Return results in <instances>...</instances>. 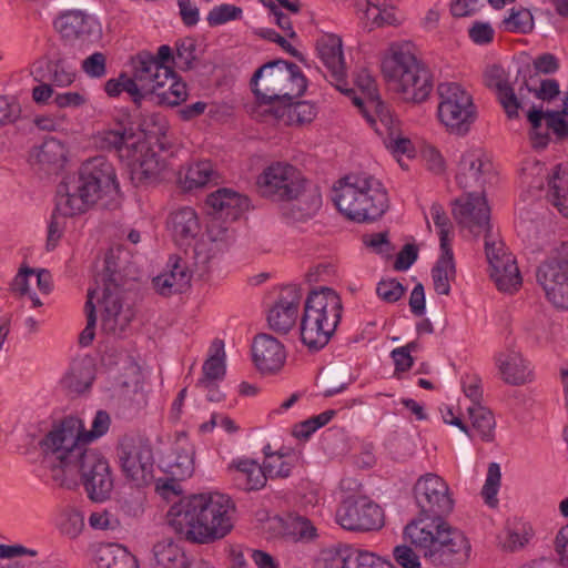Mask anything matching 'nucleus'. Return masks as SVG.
Listing matches in <instances>:
<instances>
[{
    "label": "nucleus",
    "mask_w": 568,
    "mask_h": 568,
    "mask_svg": "<svg viewBox=\"0 0 568 568\" xmlns=\"http://www.w3.org/2000/svg\"><path fill=\"white\" fill-rule=\"evenodd\" d=\"M395 561L403 568H420L419 556L406 545L396 546L393 550Z\"/></svg>",
    "instance_id": "774afa93"
},
{
    "label": "nucleus",
    "mask_w": 568,
    "mask_h": 568,
    "mask_svg": "<svg viewBox=\"0 0 568 568\" xmlns=\"http://www.w3.org/2000/svg\"><path fill=\"white\" fill-rule=\"evenodd\" d=\"M119 192L115 169L104 156L91 158L82 163L78 175L65 178L57 187V203L47 237V250L57 246L62 231L55 213L73 216L87 212L101 197Z\"/></svg>",
    "instance_id": "f03ea898"
},
{
    "label": "nucleus",
    "mask_w": 568,
    "mask_h": 568,
    "mask_svg": "<svg viewBox=\"0 0 568 568\" xmlns=\"http://www.w3.org/2000/svg\"><path fill=\"white\" fill-rule=\"evenodd\" d=\"M536 276L547 300L558 308L568 310V242H562L555 254L538 266Z\"/></svg>",
    "instance_id": "ddd939ff"
},
{
    "label": "nucleus",
    "mask_w": 568,
    "mask_h": 568,
    "mask_svg": "<svg viewBox=\"0 0 568 568\" xmlns=\"http://www.w3.org/2000/svg\"><path fill=\"white\" fill-rule=\"evenodd\" d=\"M337 414L335 409H327L295 425L293 435L298 439H308L318 428L327 425Z\"/></svg>",
    "instance_id": "8fccbe9b"
},
{
    "label": "nucleus",
    "mask_w": 568,
    "mask_h": 568,
    "mask_svg": "<svg viewBox=\"0 0 568 568\" xmlns=\"http://www.w3.org/2000/svg\"><path fill=\"white\" fill-rule=\"evenodd\" d=\"M212 173L213 170L210 162H197L187 169L183 180L180 176V182L185 190L191 191L204 186L210 181Z\"/></svg>",
    "instance_id": "09e8293b"
},
{
    "label": "nucleus",
    "mask_w": 568,
    "mask_h": 568,
    "mask_svg": "<svg viewBox=\"0 0 568 568\" xmlns=\"http://www.w3.org/2000/svg\"><path fill=\"white\" fill-rule=\"evenodd\" d=\"M369 110H374V119L376 120V125H371L374 128L375 132L378 134H383L384 131L387 133L395 129L393 115L388 109V106L381 100L378 94L371 97L368 99Z\"/></svg>",
    "instance_id": "3c124183"
},
{
    "label": "nucleus",
    "mask_w": 568,
    "mask_h": 568,
    "mask_svg": "<svg viewBox=\"0 0 568 568\" xmlns=\"http://www.w3.org/2000/svg\"><path fill=\"white\" fill-rule=\"evenodd\" d=\"M92 381L91 369L84 365L77 364L64 375L61 383L70 392L81 394L91 387Z\"/></svg>",
    "instance_id": "37998d69"
},
{
    "label": "nucleus",
    "mask_w": 568,
    "mask_h": 568,
    "mask_svg": "<svg viewBox=\"0 0 568 568\" xmlns=\"http://www.w3.org/2000/svg\"><path fill=\"white\" fill-rule=\"evenodd\" d=\"M168 271L153 278L156 292L162 296L183 293L190 287L192 273L186 263L179 256H171Z\"/></svg>",
    "instance_id": "5701e85b"
},
{
    "label": "nucleus",
    "mask_w": 568,
    "mask_h": 568,
    "mask_svg": "<svg viewBox=\"0 0 568 568\" xmlns=\"http://www.w3.org/2000/svg\"><path fill=\"white\" fill-rule=\"evenodd\" d=\"M320 383L324 388L323 395L332 397L344 392L353 383V378L345 366H335L322 373Z\"/></svg>",
    "instance_id": "58836bf2"
},
{
    "label": "nucleus",
    "mask_w": 568,
    "mask_h": 568,
    "mask_svg": "<svg viewBox=\"0 0 568 568\" xmlns=\"http://www.w3.org/2000/svg\"><path fill=\"white\" fill-rule=\"evenodd\" d=\"M505 30L521 34L530 33L534 30V16L530 10L520 7L510 9L508 18L503 21Z\"/></svg>",
    "instance_id": "de8ad7c7"
},
{
    "label": "nucleus",
    "mask_w": 568,
    "mask_h": 568,
    "mask_svg": "<svg viewBox=\"0 0 568 568\" xmlns=\"http://www.w3.org/2000/svg\"><path fill=\"white\" fill-rule=\"evenodd\" d=\"M294 459L295 455L293 453H284L281 449L276 456H273V459L271 458L268 462H264V469L270 478H286L291 475Z\"/></svg>",
    "instance_id": "864d4df0"
},
{
    "label": "nucleus",
    "mask_w": 568,
    "mask_h": 568,
    "mask_svg": "<svg viewBox=\"0 0 568 568\" xmlns=\"http://www.w3.org/2000/svg\"><path fill=\"white\" fill-rule=\"evenodd\" d=\"M55 30L65 39L97 38L100 26L94 17L82 10H67L61 12L53 22Z\"/></svg>",
    "instance_id": "412c9836"
},
{
    "label": "nucleus",
    "mask_w": 568,
    "mask_h": 568,
    "mask_svg": "<svg viewBox=\"0 0 568 568\" xmlns=\"http://www.w3.org/2000/svg\"><path fill=\"white\" fill-rule=\"evenodd\" d=\"M484 82L487 88L494 90L497 101L500 103L509 120L519 118L523 109V100L516 94L515 89L508 82L507 72L499 64L488 67L484 73Z\"/></svg>",
    "instance_id": "6ab92c4d"
},
{
    "label": "nucleus",
    "mask_w": 568,
    "mask_h": 568,
    "mask_svg": "<svg viewBox=\"0 0 568 568\" xmlns=\"http://www.w3.org/2000/svg\"><path fill=\"white\" fill-rule=\"evenodd\" d=\"M234 511L232 499L224 494H193L182 497L170 507L166 521L181 539L207 545L223 539L232 531Z\"/></svg>",
    "instance_id": "7ed1b4c3"
},
{
    "label": "nucleus",
    "mask_w": 568,
    "mask_h": 568,
    "mask_svg": "<svg viewBox=\"0 0 568 568\" xmlns=\"http://www.w3.org/2000/svg\"><path fill=\"white\" fill-rule=\"evenodd\" d=\"M493 258L496 265L489 267L490 277L497 288L503 292L517 290L521 285V276L515 260L510 257L499 262L496 257Z\"/></svg>",
    "instance_id": "e433bc0d"
},
{
    "label": "nucleus",
    "mask_w": 568,
    "mask_h": 568,
    "mask_svg": "<svg viewBox=\"0 0 568 568\" xmlns=\"http://www.w3.org/2000/svg\"><path fill=\"white\" fill-rule=\"evenodd\" d=\"M257 193L275 202H293L283 209V215L294 222L313 217L322 206L318 187L304 178L294 165L275 162L256 179Z\"/></svg>",
    "instance_id": "39448f33"
},
{
    "label": "nucleus",
    "mask_w": 568,
    "mask_h": 568,
    "mask_svg": "<svg viewBox=\"0 0 568 568\" xmlns=\"http://www.w3.org/2000/svg\"><path fill=\"white\" fill-rule=\"evenodd\" d=\"M520 75L523 77V83L518 89L519 94L526 89L534 93L537 99L547 102L555 100L560 94L559 82L556 79H542L539 87H536L529 63L518 69L517 78Z\"/></svg>",
    "instance_id": "72a5a7b5"
},
{
    "label": "nucleus",
    "mask_w": 568,
    "mask_h": 568,
    "mask_svg": "<svg viewBox=\"0 0 568 568\" xmlns=\"http://www.w3.org/2000/svg\"><path fill=\"white\" fill-rule=\"evenodd\" d=\"M382 73L404 101L422 103L433 91V74L408 47L393 44L382 61Z\"/></svg>",
    "instance_id": "0eeeda50"
},
{
    "label": "nucleus",
    "mask_w": 568,
    "mask_h": 568,
    "mask_svg": "<svg viewBox=\"0 0 568 568\" xmlns=\"http://www.w3.org/2000/svg\"><path fill=\"white\" fill-rule=\"evenodd\" d=\"M95 294V290L89 288L88 291V300L85 302V311H87V326L81 332L79 336V344L81 346H89L94 338V329L97 324V315H95V306L93 304V297Z\"/></svg>",
    "instance_id": "13d9d810"
},
{
    "label": "nucleus",
    "mask_w": 568,
    "mask_h": 568,
    "mask_svg": "<svg viewBox=\"0 0 568 568\" xmlns=\"http://www.w3.org/2000/svg\"><path fill=\"white\" fill-rule=\"evenodd\" d=\"M500 466L497 463H490L487 470L486 481L481 489V496L489 507H496L498 504L497 494L500 487Z\"/></svg>",
    "instance_id": "5fc2aeb1"
},
{
    "label": "nucleus",
    "mask_w": 568,
    "mask_h": 568,
    "mask_svg": "<svg viewBox=\"0 0 568 568\" xmlns=\"http://www.w3.org/2000/svg\"><path fill=\"white\" fill-rule=\"evenodd\" d=\"M196 40L191 37L180 39L175 42V64L181 71L194 69V62L197 60Z\"/></svg>",
    "instance_id": "49530a36"
},
{
    "label": "nucleus",
    "mask_w": 568,
    "mask_h": 568,
    "mask_svg": "<svg viewBox=\"0 0 568 568\" xmlns=\"http://www.w3.org/2000/svg\"><path fill=\"white\" fill-rule=\"evenodd\" d=\"M131 65L132 74L138 81L144 82L148 87H154V91L163 89L166 80L150 51L142 50L131 57Z\"/></svg>",
    "instance_id": "c756f323"
},
{
    "label": "nucleus",
    "mask_w": 568,
    "mask_h": 568,
    "mask_svg": "<svg viewBox=\"0 0 568 568\" xmlns=\"http://www.w3.org/2000/svg\"><path fill=\"white\" fill-rule=\"evenodd\" d=\"M123 92H126L135 106L140 108L143 101L154 100V87H148L142 81H138L135 75H129L126 72L120 73Z\"/></svg>",
    "instance_id": "a19ab883"
},
{
    "label": "nucleus",
    "mask_w": 568,
    "mask_h": 568,
    "mask_svg": "<svg viewBox=\"0 0 568 568\" xmlns=\"http://www.w3.org/2000/svg\"><path fill=\"white\" fill-rule=\"evenodd\" d=\"M437 92L440 98L437 110L440 122L450 133L467 134L477 119L471 95L455 82L439 83Z\"/></svg>",
    "instance_id": "9b49d317"
},
{
    "label": "nucleus",
    "mask_w": 568,
    "mask_h": 568,
    "mask_svg": "<svg viewBox=\"0 0 568 568\" xmlns=\"http://www.w3.org/2000/svg\"><path fill=\"white\" fill-rule=\"evenodd\" d=\"M250 84L257 102L268 109L300 98L307 89L300 67L283 59L268 61L255 70Z\"/></svg>",
    "instance_id": "6e6552de"
},
{
    "label": "nucleus",
    "mask_w": 568,
    "mask_h": 568,
    "mask_svg": "<svg viewBox=\"0 0 568 568\" xmlns=\"http://www.w3.org/2000/svg\"><path fill=\"white\" fill-rule=\"evenodd\" d=\"M471 425L475 430L478 432L479 436L485 442H491L495 437V417L490 409L483 406L481 404L470 405L467 408Z\"/></svg>",
    "instance_id": "ea45409f"
},
{
    "label": "nucleus",
    "mask_w": 568,
    "mask_h": 568,
    "mask_svg": "<svg viewBox=\"0 0 568 568\" xmlns=\"http://www.w3.org/2000/svg\"><path fill=\"white\" fill-rule=\"evenodd\" d=\"M133 154L128 163L130 179L135 186L155 184L161 179L165 162L148 142H133Z\"/></svg>",
    "instance_id": "dca6fc26"
},
{
    "label": "nucleus",
    "mask_w": 568,
    "mask_h": 568,
    "mask_svg": "<svg viewBox=\"0 0 568 568\" xmlns=\"http://www.w3.org/2000/svg\"><path fill=\"white\" fill-rule=\"evenodd\" d=\"M122 292L102 294V329L110 335L121 337L126 334L135 313L131 305L123 303Z\"/></svg>",
    "instance_id": "a211bd4d"
},
{
    "label": "nucleus",
    "mask_w": 568,
    "mask_h": 568,
    "mask_svg": "<svg viewBox=\"0 0 568 568\" xmlns=\"http://www.w3.org/2000/svg\"><path fill=\"white\" fill-rule=\"evenodd\" d=\"M30 162L39 164L40 169L48 173L55 172L65 162L64 145L55 138H48L41 145L33 148L30 154Z\"/></svg>",
    "instance_id": "c85d7f7f"
},
{
    "label": "nucleus",
    "mask_w": 568,
    "mask_h": 568,
    "mask_svg": "<svg viewBox=\"0 0 568 568\" xmlns=\"http://www.w3.org/2000/svg\"><path fill=\"white\" fill-rule=\"evenodd\" d=\"M316 49L324 65L328 81L342 93L351 94L347 87L342 39L336 34H324L316 42Z\"/></svg>",
    "instance_id": "f3484780"
},
{
    "label": "nucleus",
    "mask_w": 568,
    "mask_h": 568,
    "mask_svg": "<svg viewBox=\"0 0 568 568\" xmlns=\"http://www.w3.org/2000/svg\"><path fill=\"white\" fill-rule=\"evenodd\" d=\"M242 9L234 4H221L214 7L207 14L206 21L210 27L224 24L229 21L239 20L242 18Z\"/></svg>",
    "instance_id": "4d7b16f0"
},
{
    "label": "nucleus",
    "mask_w": 568,
    "mask_h": 568,
    "mask_svg": "<svg viewBox=\"0 0 568 568\" xmlns=\"http://www.w3.org/2000/svg\"><path fill=\"white\" fill-rule=\"evenodd\" d=\"M211 351L212 354L203 363L202 377L197 381V385H210L211 382H219L225 377L226 365L223 341L214 339Z\"/></svg>",
    "instance_id": "c9c22d12"
},
{
    "label": "nucleus",
    "mask_w": 568,
    "mask_h": 568,
    "mask_svg": "<svg viewBox=\"0 0 568 568\" xmlns=\"http://www.w3.org/2000/svg\"><path fill=\"white\" fill-rule=\"evenodd\" d=\"M495 361L506 384L518 386L529 379L531 372L519 352L510 349L498 353Z\"/></svg>",
    "instance_id": "bb28decb"
},
{
    "label": "nucleus",
    "mask_w": 568,
    "mask_h": 568,
    "mask_svg": "<svg viewBox=\"0 0 568 568\" xmlns=\"http://www.w3.org/2000/svg\"><path fill=\"white\" fill-rule=\"evenodd\" d=\"M343 304L331 287L312 290L304 305L301 320V341L311 352L326 346L341 322Z\"/></svg>",
    "instance_id": "1a4fd4ad"
},
{
    "label": "nucleus",
    "mask_w": 568,
    "mask_h": 568,
    "mask_svg": "<svg viewBox=\"0 0 568 568\" xmlns=\"http://www.w3.org/2000/svg\"><path fill=\"white\" fill-rule=\"evenodd\" d=\"M49 81L57 87H68L75 80V71L71 63L63 57L52 59Z\"/></svg>",
    "instance_id": "603ef678"
},
{
    "label": "nucleus",
    "mask_w": 568,
    "mask_h": 568,
    "mask_svg": "<svg viewBox=\"0 0 568 568\" xmlns=\"http://www.w3.org/2000/svg\"><path fill=\"white\" fill-rule=\"evenodd\" d=\"M406 287L395 278L382 280L376 287L377 295L387 303H395L402 298Z\"/></svg>",
    "instance_id": "bf43d9fd"
},
{
    "label": "nucleus",
    "mask_w": 568,
    "mask_h": 568,
    "mask_svg": "<svg viewBox=\"0 0 568 568\" xmlns=\"http://www.w3.org/2000/svg\"><path fill=\"white\" fill-rule=\"evenodd\" d=\"M124 551V549L116 547L114 545H106L100 547L95 552V564L97 568H113L118 562L119 552Z\"/></svg>",
    "instance_id": "338daca9"
},
{
    "label": "nucleus",
    "mask_w": 568,
    "mask_h": 568,
    "mask_svg": "<svg viewBox=\"0 0 568 568\" xmlns=\"http://www.w3.org/2000/svg\"><path fill=\"white\" fill-rule=\"evenodd\" d=\"M256 33L265 40L277 43L285 52L296 58L300 62H306V59L303 55V53L296 50L284 37H282L274 29H260Z\"/></svg>",
    "instance_id": "69168bd1"
},
{
    "label": "nucleus",
    "mask_w": 568,
    "mask_h": 568,
    "mask_svg": "<svg viewBox=\"0 0 568 568\" xmlns=\"http://www.w3.org/2000/svg\"><path fill=\"white\" fill-rule=\"evenodd\" d=\"M60 531L69 538H77L84 527V517L79 509L65 508L59 523Z\"/></svg>",
    "instance_id": "6e6d98bb"
},
{
    "label": "nucleus",
    "mask_w": 568,
    "mask_h": 568,
    "mask_svg": "<svg viewBox=\"0 0 568 568\" xmlns=\"http://www.w3.org/2000/svg\"><path fill=\"white\" fill-rule=\"evenodd\" d=\"M125 135L126 133L121 132L119 129L106 130L101 134L100 145L102 149L118 152L120 158H126V154H123L125 152Z\"/></svg>",
    "instance_id": "680f3d73"
},
{
    "label": "nucleus",
    "mask_w": 568,
    "mask_h": 568,
    "mask_svg": "<svg viewBox=\"0 0 568 568\" xmlns=\"http://www.w3.org/2000/svg\"><path fill=\"white\" fill-rule=\"evenodd\" d=\"M69 419H75L80 423V427H78V437L77 445L81 447H88L87 445L94 439L103 436L110 427L111 418L110 415L105 410H98L91 425V429L87 432L84 429L83 422L75 416H67L59 424L54 425L51 430H60L62 429L64 423Z\"/></svg>",
    "instance_id": "f704fd0d"
},
{
    "label": "nucleus",
    "mask_w": 568,
    "mask_h": 568,
    "mask_svg": "<svg viewBox=\"0 0 568 568\" xmlns=\"http://www.w3.org/2000/svg\"><path fill=\"white\" fill-rule=\"evenodd\" d=\"M455 277V261L437 260L432 268V278L435 292L440 295H449L450 281H454Z\"/></svg>",
    "instance_id": "79ce46f5"
},
{
    "label": "nucleus",
    "mask_w": 568,
    "mask_h": 568,
    "mask_svg": "<svg viewBox=\"0 0 568 568\" xmlns=\"http://www.w3.org/2000/svg\"><path fill=\"white\" fill-rule=\"evenodd\" d=\"M252 357L262 374H274L283 367L286 353L277 338L266 333H260L252 342Z\"/></svg>",
    "instance_id": "aec40b11"
},
{
    "label": "nucleus",
    "mask_w": 568,
    "mask_h": 568,
    "mask_svg": "<svg viewBox=\"0 0 568 568\" xmlns=\"http://www.w3.org/2000/svg\"><path fill=\"white\" fill-rule=\"evenodd\" d=\"M324 568H396L390 561L355 548L338 551L325 560Z\"/></svg>",
    "instance_id": "a878e982"
},
{
    "label": "nucleus",
    "mask_w": 568,
    "mask_h": 568,
    "mask_svg": "<svg viewBox=\"0 0 568 568\" xmlns=\"http://www.w3.org/2000/svg\"><path fill=\"white\" fill-rule=\"evenodd\" d=\"M123 250L120 246L110 247L103 260V268L95 275V284L102 285L103 293L122 292L126 278L123 274Z\"/></svg>",
    "instance_id": "b1692460"
},
{
    "label": "nucleus",
    "mask_w": 568,
    "mask_h": 568,
    "mask_svg": "<svg viewBox=\"0 0 568 568\" xmlns=\"http://www.w3.org/2000/svg\"><path fill=\"white\" fill-rule=\"evenodd\" d=\"M490 169L491 163L484 160L481 151H467L460 156L455 179L460 189L481 187L485 183V175Z\"/></svg>",
    "instance_id": "4be33fe9"
},
{
    "label": "nucleus",
    "mask_w": 568,
    "mask_h": 568,
    "mask_svg": "<svg viewBox=\"0 0 568 568\" xmlns=\"http://www.w3.org/2000/svg\"><path fill=\"white\" fill-rule=\"evenodd\" d=\"M332 201L348 220L371 223L389 209V199L382 182L367 173L348 174L333 187Z\"/></svg>",
    "instance_id": "423d86ee"
},
{
    "label": "nucleus",
    "mask_w": 568,
    "mask_h": 568,
    "mask_svg": "<svg viewBox=\"0 0 568 568\" xmlns=\"http://www.w3.org/2000/svg\"><path fill=\"white\" fill-rule=\"evenodd\" d=\"M548 201L559 213L568 217V166L557 164L548 181Z\"/></svg>",
    "instance_id": "473e14b6"
},
{
    "label": "nucleus",
    "mask_w": 568,
    "mask_h": 568,
    "mask_svg": "<svg viewBox=\"0 0 568 568\" xmlns=\"http://www.w3.org/2000/svg\"><path fill=\"white\" fill-rule=\"evenodd\" d=\"M297 314L294 307L275 304L268 312L267 322L273 331L286 334L294 326Z\"/></svg>",
    "instance_id": "c03bdc74"
},
{
    "label": "nucleus",
    "mask_w": 568,
    "mask_h": 568,
    "mask_svg": "<svg viewBox=\"0 0 568 568\" xmlns=\"http://www.w3.org/2000/svg\"><path fill=\"white\" fill-rule=\"evenodd\" d=\"M80 423L69 419L62 429L50 430L39 443L45 455H53L64 471H77L90 499L103 501L113 489L108 460L95 449L77 445Z\"/></svg>",
    "instance_id": "20e7f679"
},
{
    "label": "nucleus",
    "mask_w": 568,
    "mask_h": 568,
    "mask_svg": "<svg viewBox=\"0 0 568 568\" xmlns=\"http://www.w3.org/2000/svg\"><path fill=\"white\" fill-rule=\"evenodd\" d=\"M336 521L351 531L378 530L384 526V511L366 496H348L336 510Z\"/></svg>",
    "instance_id": "4468645a"
},
{
    "label": "nucleus",
    "mask_w": 568,
    "mask_h": 568,
    "mask_svg": "<svg viewBox=\"0 0 568 568\" xmlns=\"http://www.w3.org/2000/svg\"><path fill=\"white\" fill-rule=\"evenodd\" d=\"M278 120H285L287 124L310 123L316 116L315 104L308 101H285L281 105L267 110Z\"/></svg>",
    "instance_id": "2f4dec72"
},
{
    "label": "nucleus",
    "mask_w": 568,
    "mask_h": 568,
    "mask_svg": "<svg viewBox=\"0 0 568 568\" xmlns=\"http://www.w3.org/2000/svg\"><path fill=\"white\" fill-rule=\"evenodd\" d=\"M82 70L90 78L100 79L106 74V57L94 52L82 61Z\"/></svg>",
    "instance_id": "e2e57ef3"
},
{
    "label": "nucleus",
    "mask_w": 568,
    "mask_h": 568,
    "mask_svg": "<svg viewBox=\"0 0 568 568\" xmlns=\"http://www.w3.org/2000/svg\"><path fill=\"white\" fill-rule=\"evenodd\" d=\"M530 68L534 79L537 78L540 73L554 74L559 70V60L552 53H542L534 59Z\"/></svg>",
    "instance_id": "0e129e2a"
},
{
    "label": "nucleus",
    "mask_w": 568,
    "mask_h": 568,
    "mask_svg": "<svg viewBox=\"0 0 568 568\" xmlns=\"http://www.w3.org/2000/svg\"><path fill=\"white\" fill-rule=\"evenodd\" d=\"M155 568H189L185 554L171 540H162L153 546Z\"/></svg>",
    "instance_id": "4c0bfd02"
},
{
    "label": "nucleus",
    "mask_w": 568,
    "mask_h": 568,
    "mask_svg": "<svg viewBox=\"0 0 568 568\" xmlns=\"http://www.w3.org/2000/svg\"><path fill=\"white\" fill-rule=\"evenodd\" d=\"M453 216L475 236L491 229L490 207L484 194L466 192L453 202Z\"/></svg>",
    "instance_id": "2eb2a0df"
},
{
    "label": "nucleus",
    "mask_w": 568,
    "mask_h": 568,
    "mask_svg": "<svg viewBox=\"0 0 568 568\" xmlns=\"http://www.w3.org/2000/svg\"><path fill=\"white\" fill-rule=\"evenodd\" d=\"M169 227L179 245L190 244L201 230L196 212L190 206L181 207L171 213Z\"/></svg>",
    "instance_id": "cd10ccee"
},
{
    "label": "nucleus",
    "mask_w": 568,
    "mask_h": 568,
    "mask_svg": "<svg viewBox=\"0 0 568 568\" xmlns=\"http://www.w3.org/2000/svg\"><path fill=\"white\" fill-rule=\"evenodd\" d=\"M229 471L232 473L234 486L244 491L263 488L268 478L264 465L248 458L234 460L229 466Z\"/></svg>",
    "instance_id": "393cba45"
},
{
    "label": "nucleus",
    "mask_w": 568,
    "mask_h": 568,
    "mask_svg": "<svg viewBox=\"0 0 568 568\" xmlns=\"http://www.w3.org/2000/svg\"><path fill=\"white\" fill-rule=\"evenodd\" d=\"M413 496L418 513L404 529L410 544L436 567L465 564L470 552L469 541L446 521L455 504L448 484L438 475L427 473L416 480Z\"/></svg>",
    "instance_id": "f257e3e1"
},
{
    "label": "nucleus",
    "mask_w": 568,
    "mask_h": 568,
    "mask_svg": "<svg viewBox=\"0 0 568 568\" xmlns=\"http://www.w3.org/2000/svg\"><path fill=\"white\" fill-rule=\"evenodd\" d=\"M193 450L176 445L172 453L160 458L159 467L174 479H185L194 471Z\"/></svg>",
    "instance_id": "7c9ffc66"
},
{
    "label": "nucleus",
    "mask_w": 568,
    "mask_h": 568,
    "mask_svg": "<svg viewBox=\"0 0 568 568\" xmlns=\"http://www.w3.org/2000/svg\"><path fill=\"white\" fill-rule=\"evenodd\" d=\"M118 457L124 477L136 487L154 480V456L150 440L142 436H125L120 442Z\"/></svg>",
    "instance_id": "f8f14e48"
},
{
    "label": "nucleus",
    "mask_w": 568,
    "mask_h": 568,
    "mask_svg": "<svg viewBox=\"0 0 568 568\" xmlns=\"http://www.w3.org/2000/svg\"><path fill=\"white\" fill-rule=\"evenodd\" d=\"M246 195H242L231 189L221 187L207 195L205 205L210 221L206 226V235L211 243L209 253L204 255L202 263H207L216 254L230 248L234 242V232L227 222H234L250 210L251 203Z\"/></svg>",
    "instance_id": "9d476101"
},
{
    "label": "nucleus",
    "mask_w": 568,
    "mask_h": 568,
    "mask_svg": "<svg viewBox=\"0 0 568 568\" xmlns=\"http://www.w3.org/2000/svg\"><path fill=\"white\" fill-rule=\"evenodd\" d=\"M485 252L489 267L496 265L493 257H496V260L499 262H504V260L511 257L506 253L505 244L501 241L495 239L491 229L485 232Z\"/></svg>",
    "instance_id": "052dcab7"
},
{
    "label": "nucleus",
    "mask_w": 568,
    "mask_h": 568,
    "mask_svg": "<svg viewBox=\"0 0 568 568\" xmlns=\"http://www.w3.org/2000/svg\"><path fill=\"white\" fill-rule=\"evenodd\" d=\"M172 80L169 90L156 89L153 103L159 105L176 106L187 98L186 83L176 77Z\"/></svg>",
    "instance_id": "a18cd8bd"
}]
</instances>
